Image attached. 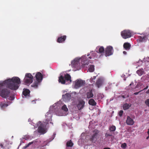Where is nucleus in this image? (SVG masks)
I'll list each match as a JSON object with an SVG mask.
<instances>
[{
	"mask_svg": "<svg viewBox=\"0 0 149 149\" xmlns=\"http://www.w3.org/2000/svg\"><path fill=\"white\" fill-rule=\"evenodd\" d=\"M112 136L111 134L109 133L108 132L106 133L105 134V136L106 138H108V136Z\"/></svg>",
	"mask_w": 149,
	"mask_h": 149,
	"instance_id": "c85d7f7f",
	"label": "nucleus"
},
{
	"mask_svg": "<svg viewBox=\"0 0 149 149\" xmlns=\"http://www.w3.org/2000/svg\"><path fill=\"white\" fill-rule=\"evenodd\" d=\"M94 66L93 65H90L88 69L89 71L91 72H93L94 70Z\"/></svg>",
	"mask_w": 149,
	"mask_h": 149,
	"instance_id": "bb28decb",
	"label": "nucleus"
},
{
	"mask_svg": "<svg viewBox=\"0 0 149 149\" xmlns=\"http://www.w3.org/2000/svg\"><path fill=\"white\" fill-rule=\"evenodd\" d=\"M123 53L124 54H127V52L126 51H124L123 52Z\"/></svg>",
	"mask_w": 149,
	"mask_h": 149,
	"instance_id": "58836bf2",
	"label": "nucleus"
},
{
	"mask_svg": "<svg viewBox=\"0 0 149 149\" xmlns=\"http://www.w3.org/2000/svg\"><path fill=\"white\" fill-rule=\"evenodd\" d=\"M146 93L147 94H149V89L146 92Z\"/></svg>",
	"mask_w": 149,
	"mask_h": 149,
	"instance_id": "4c0bfd02",
	"label": "nucleus"
},
{
	"mask_svg": "<svg viewBox=\"0 0 149 149\" xmlns=\"http://www.w3.org/2000/svg\"><path fill=\"white\" fill-rule=\"evenodd\" d=\"M144 72L143 69L138 70L137 71V73L140 76H141L144 74Z\"/></svg>",
	"mask_w": 149,
	"mask_h": 149,
	"instance_id": "a211bd4d",
	"label": "nucleus"
},
{
	"mask_svg": "<svg viewBox=\"0 0 149 149\" xmlns=\"http://www.w3.org/2000/svg\"><path fill=\"white\" fill-rule=\"evenodd\" d=\"M62 109L65 111H68V109L65 105H64L62 106Z\"/></svg>",
	"mask_w": 149,
	"mask_h": 149,
	"instance_id": "cd10ccee",
	"label": "nucleus"
},
{
	"mask_svg": "<svg viewBox=\"0 0 149 149\" xmlns=\"http://www.w3.org/2000/svg\"><path fill=\"white\" fill-rule=\"evenodd\" d=\"M45 125L43 124H41L40 126L38 127V132L40 133H45Z\"/></svg>",
	"mask_w": 149,
	"mask_h": 149,
	"instance_id": "f8f14e48",
	"label": "nucleus"
},
{
	"mask_svg": "<svg viewBox=\"0 0 149 149\" xmlns=\"http://www.w3.org/2000/svg\"><path fill=\"white\" fill-rule=\"evenodd\" d=\"M127 146V145L126 143H124L121 144V147L123 148H126Z\"/></svg>",
	"mask_w": 149,
	"mask_h": 149,
	"instance_id": "2f4dec72",
	"label": "nucleus"
},
{
	"mask_svg": "<svg viewBox=\"0 0 149 149\" xmlns=\"http://www.w3.org/2000/svg\"><path fill=\"white\" fill-rule=\"evenodd\" d=\"M148 88V86H146V88H144L143 90H142V91H143V90H146V89H147V88Z\"/></svg>",
	"mask_w": 149,
	"mask_h": 149,
	"instance_id": "f704fd0d",
	"label": "nucleus"
},
{
	"mask_svg": "<svg viewBox=\"0 0 149 149\" xmlns=\"http://www.w3.org/2000/svg\"><path fill=\"white\" fill-rule=\"evenodd\" d=\"M142 90H141L139 92H136V93H134V94L135 95H137L138 94V93L142 91Z\"/></svg>",
	"mask_w": 149,
	"mask_h": 149,
	"instance_id": "72a5a7b5",
	"label": "nucleus"
},
{
	"mask_svg": "<svg viewBox=\"0 0 149 149\" xmlns=\"http://www.w3.org/2000/svg\"><path fill=\"white\" fill-rule=\"evenodd\" d=\"M30 93V91L27 89L24 90L22 92L23 94L25 96H29Z\"/></svg>",
	"mask_w": 149,
	"mask_h": 149,
	"instance_id": "dca6fc26",
	"label": "nucleus"
},
{
	"mask_svg": "<svg viewBox=\"0 0 149 149\" xmlns=\"http://www.w3.org/2000/svg\"><path fill=\"white\" fill-rule=\"evenodd\" d=\"M122 97H123V98H125V97H124V96H123H123H122Z\"/></svg>",
	"mask_w": 149,
	"mask_h": 149,
	"instance_id": "49530a36",
	"label": "nucleus"
},
{
	"mask_svg": "<svg viewBox=\"0 0 149 149\" xmlns=\"http://www.w3.org/2000/svg\"><path fill=\"white\" fill-rule=\"evenodd\" d=\"M85 84L84 81L79 79L76 80L75 81L74 88L78 89L79 88L83 86Z\"/></svg>",
	"mask_w": 149,
	"mask_h": 149,
	"instance_id": "6e6552de",
	"label": "nucleus"
},
{
	"mask_svg": "<svg viewBox=\"0 0 149 149\" xmlns=\"http://www.w3.org/2000/svg\"><path fill=\"white\" fill-rule=\"evenodd\" d=\"M89 58L90 59H91V57H89Z\"/></svg>",
	"mask_w": 149,
	"mask_h": 149,
	"instance_id": "a18cd8bd",
	"label": "nucleus"
},
{
	"mask_svg": "<svg viewBox=\"0 0 149 149\" xmlns=\"http://www.w3.org/2000/svg\"><path fill=\"white\" fill-rule=\"evenodd\" d=\"M10 93L9 90L7 88H4L1 90L0 95L3 98H6L9 97Z\"/></svg>",
	"mask_w": 149,
	"mask_h": 149,
	"instance_id": "423d86ee",
	"label": "nucleus"
},
{
	"mask_svg": "<svg viewBox=\"0 0 149 149\" xmlns=\"http://www.w3.org/2000/svg\"><path fill=\"white\" fill-rule=\"evenodd\" d=\"M20 83V79L19 77H13L11 79L4 81L2 84L6 85L7 87L9 88L15 90L18 88Z\"/></svg>",
	"mask_w": 149,
	"mask_h": 149,
	"instance_id": "f257e3e1",
	"label": "nucleus"
},
{
	"mask_svg": "<svg viewBox=\"0 0 149 149\" xmlns=\"http://www.w3.org/2000/svg\"><path fill=\"white\" fill-rule=\"evenodd\" d=\"M134 84V83H131V84H130L129 86H131L132 84Z\"/></svg>",
	"mask_w": 149,
	"mask_h": 149,
	"instance_id": "37998d69",
	"label": "nucleus"
},
{
	"mask_svg": "<svg viewBox=\"0 0 149 149\" xmlns=\"http://www.w3.org/2000/svg\"><path fill=\"white\" fill-rule=\"evenodd\" d=\"M85 103V102L82 100L79 101L77 106L79 110H80L83 109Z\"/></svg>",
	"mask_w": 149,
	"mask_h": 149,
	"instance_id": "9b49d317",
	"label": "nucleus"
},
{
	"mask_svg": "<svg viewBox=\"0 0 149 149\" xmlns=\"http://www.w3.org/2000/svg\"><path fill=\"white\" fill-rule=\"evenodd\" d=\"M13 97H10V99H9V100H13Z\"/></svg>",
	"mask_w": 149,
	"mask_h": 149,
	"instance_id": "ea45409f",
	"label": "nucleus"
},
{
	"mask_svg": "<svg viewBox=\"0 0 149 149\" xmlns=\"http://www.w3.org/2000/svg\"><path fill=\"white\" fill-rule=\"evenodd\" d=\"M66 81L70 83L72 82L71 76L68 74H66L64 77L61 75L59 77L58 81L62 84H65Z\"/></svg>",
	"mask_w": 149,
	"mask_h": 149,
	"instance_id": "7ed1b4c3",
	"label": "nucleus"
},
{
	"mask_svg": "<svg viewBox=\"0 0 149 149\" xmlns=\"http://www.w3.org/2000/svg\"><path fill=\"white\" fill-rule=\"evenodd\" d=\"M126 123L127 125H133L134 123L133 119L129 116L127 117Z\"/></svg>",
	"mask_w": 149,
	"mask_h": 149,
	"instance_id": "4468645a",
	"label": "nucleus"
},
{
	"mask_svg": "<svg viewBox=\"0 0 149 149\" xmlns=\"http://www.w3.org/2000/svg\"><path fill=\"white\" fill-rule=\"evenodd\" d=\"M102 81L100 79H98L97 81L95 84L98 88H99L102 84Z\"/></svg>",
	"mask_w": 149,
	"mask_h": 149,
	"instance_id": "f3484780",
	"label": "nucleus"
},
{
	"mask_svg": "<svg viewBox=\"0 0 149 149\" xmlns=\"http://www.w3.org/2000/svg\"><path fill=\"white\" fill-rule=\"evenodd\" d=\"M145 103L146 105L149 107V99H147L146 100Z\"/></svg>",
	"mask_w": 149,
	"mask_h": 149,
	"instance_id": "7c9ffc66",
	"label": "nucleus"
},
{
	"mask_svg": "<svg viewBox=\"0 0 149 149\" xmlns=\"http://www.w3.org/2000/svg\"><path fill=\"white\" fill-rule=\"evenodd\" d=\"M104 149H110V148H104Z\"/></svg>",
	"mask_w": 149,
	"mask_h": 149,
	"instance_id": "79ce46f5",
	"label": "nucleus"
},
{
	"mask_svg": "<svg viewBox=\"0 0 149 149\" xmlns=\"http://www.w3.org/2000/svg\"><path fill=\"white\" fill-rule=\"evenodd\" d=\"M73 145V143L70 140L69 141H68L66 143V146L67 147H72Z\"/></svg>",
	"mask_w": 149,
	"mask_h": 149,
	"instance_id": "5701e85b",
	"label": "nucleus"
},
{
	"mask_svg": "<svg viewBox=\"0 0 149 149\" xmlns=\"http://www.w3.org/2000/svg\"><path fill=\"white\" fill-rule=\"evenodd\" d=\"M130 107V106L127 103L124 104L123 106V109L124 110H126L128 109Z\"/></svg>",
	"mask_w": 149,
	"mask_h": 149,
	"instance_id": "a878e982",
	"label": "nucleus"
},
{
	"mask_svg": "<svg viewBox=\"0 0 149 149\" xmlns=\"http://www.w3.org/2000/svg\"><path fill=\"white\" fill-rule=\"evenodd\" d=\"M105 56L106 57L112 55L113 52V47L111 46L107 47L105 48Z\"/></svg>",
	"mask_w": 149,
	"mask_h": 149,
	"instance_id": "1a4fd4ad",
	"label": "nucleus"
},
{
	"mask_svg": "<svg viewBox=\"0 0 149 149\" xmlns=\"http://www.w3.org/2000/svg\"><path fill=\"white\" fill-rule=\"evenodd\" d=\"M89 54L87 55V56H89Z\"/></svg>",
	"mask_w": 149,
	"mask_h": 149,
	"instance_id": "09e8293b",
	"label": "nucleus"
},
{
	"mask_svg": "<svg viewBox=\"0 0 149 149\" xmlns=\"http://www.w3.org/2000/svg\"><path fill=\"white\" fill-rule=\"evenodd\" d=\"M99 48V52H98L100 53H103L104 51V48L103 46H101L100 47H97V48L98 49V48Z\"/></svg>",
	"mask_w": 149,
	"mask_h": 149,
	"instance_id": "412c9836",
	"label": "nucleus"
},
{
	"mask_svg": "<svg viewBox=\"0 0 149 149\" xmlns=\"http://www.w3.org/2000/svg\"><path fill=\"white\" fill-rule=\"evenodd\" d=\"M148 137H147V139H148Z\"/></svg>",
	"mask_w": 149,
	"mask_h": 149,
	"instance_id": "8fccbe9b",
	"label": "nucleus"
},
{
	"mask_svg": "<svg viewBox=\"0 0 149 149\" xmlns=\"http://www.w3.org/2000/svg\"><path fill=\"white\" fill-rule=\"evenodd\" d=\"M121 35L123 38L126 39L131 36L132 33L130 30H125L121 32Z\"/></svg>",
	"mask_w": 149,
	"mask_h": 149,
	"instance_id": "0eeeda50",
	"label": "nucleus"
},
{
	"mask_svg": "<svg viewBox=\"0 0 149 149\" xmlns=\"http://www.w3.org/2000/svg\"><path fill=\"white\" fill-rule=\"evenodd\" d=\"M36 142V141H34L31 142H29L26 146H25V148L28 147L30 145L33 143H34Z\"/></svg>",
	"mask_w": 149,
	"mask_h": 149,
	"instance_id": "c756f323",
	"label": "nucleus"
},
{
	"mask_svg": "<svg viewBox=\"0 0 149 149\" xmlns=\"http://www.w3.org/2000/svg\"><path fill=\"white\" fill-rule=\"evenodd\" d=\"M0 146L2 148H4V147H3V145L2 143L0 144Z\"/></svg>",
	"mask_w": 149,
	"mask_h": 149,
	"instance_id": "c9c22d12",
	"label": "nucleus"
},
{
	"mask_svg": "<svg viewBox=\"0 0 149 149\" xmlns=\"http://www.w3.org/2000/svg\"><path fill=\"white\" fill-rule=\"evenodd\" d=\"M8 104L6 103H4L2 102L0 103V106L2 109H4L8 106Z\"/></svg>",
	"mask_w": 149,
	"mask_h": 149,
	"instance_id": "4be33fe9",
	"label": "nucleus"
},
{
	"mask_svg": "<svg viewBox=\"0 0 149 149\" xmlns=\"http://www.w3.org/2000/svg\"><path fill=\"white\" fill-rule=\"evenodd\" d=\"M124 48L127 50H129L131 47V45L128 42L125 43L123 45Z\"/></svg>",
	"mask_w": 149,
	"mask_h": 149,
	"instance_id": "2eb2a0df",
	"label": "nucleus"
},
{
	"mask_svg": "<svg viewBox=\"0 0 149 149\" xmlns=\"http://www.w3.org/2000/svg\"><path fill=\"white\" fill-rule=\"evenodd\" d=\"M9 102V104H10L11 103V102Z\"/></svg>",
	"mask_w": 149,
	"mask_h": 149,
	"instance_id": "de8ad7c7",
	"label": "nucleus"
},
{
	"mask_svg": "<svg viewBox=\"0 0 149 149\" xmlns=\"http://www.w3.org/2000/svg\"><path fill=\"white\" fill-rule=\"evenodd\" d=\"M96 76H94V79H95L96 78Z\"/></svg>",
	"mask_w": 149,
	"mask_h": 149,
	"instance_id": "c03bdc74",
	"label": "nucleus"
},
{
	"mask_svg": "<svg viewBox=\"0 0 149 149\" xmlns=\"http://www.w3.org/2000/svg\"><path fill=\"white\" fill-rule=\"evenodd\" d=\"M33 80V76L30 73L26 74L24 81L25 84H30L32 83Z\"/></svg>",
	"mask_w": 149,
	"mask_h": 149,
	"instance_id": "39448f33",
	"label": "nucleus"
},
{
	"mask_svg": "<svg viewBox=\"0 0 149 149\" xmlns=\"http://www.w3.org/2000/svg\"><path fill=\"white\" fill-rule=\"evenodd\" d=\"M70 97V94L69 93H66L65 95H63L62 97L65 99H68Z\"/></svg>",
	"mask_w": 149,
	"mask_h": 149,
	"instance_id": "393cba45",
	"label": "nucleus"
},
{
	"mask_svg": "<svg viewBox=\"0 0 149 149\" xmlns=\"http://www.w3.org/2000/svg\"><path fill=\"white\" fill-rule=\"evenodd\" d=\"M123 113V110H120L118 113L120 117H121L122 116Z\"/></svg>",
	"mask_w": 149,
	"mask_h": 149,
	"instance_id": "473e14b6",
	"label": "nucleus"
},
{
	"mask_svg": "<svg viewBox=\"0 0 149 149\" xmlns=\"http://www.w3.org/2000/svg\"><path fill=\"white\" fill-rule=\"evenodd\" d=\"M93 95L92 91L88 92L87 93V97L88 98L92 97H93Z\"/></svg>",
	"mask_w": 149,
	"mask_h": 149,
	"instance_id": "aec40b11",
	"label": "nucleus"
},
{
	"mask_svg": "<svg viewBox=\"0 0 149 149\" xmlns=\"http://www.w3.org/2000/svg\"><path fill=\"white\" fill-rule=\"evenodd\" d=\"M82 65H88V63H86L85 62H84V63L82 64Z\"/></svg>",
	"mask_w": 149,
	"mask_h": 149,
	"instance_id": "e433bc0d",
	"label": "nucleus"
},
{
	"mask_svg": "<svg viewBox=\"0 0 149 149\" xmlns=\"http://www.w3.org/2000/svg\"><path fill=\"white\" fill-rule=\"evenodd\" d=\"M88 103L89 104L92 106H95L96 104L95 100L93 99H91L89 100Z\"/></svg>",
	"mask_w": 149,
	"mask_h": 149,
	"instance_id": "6ab92c4d",
	"label": "nucleus"
},
{
	"mask_svg": "<svg viewBox=\"0 0 149 149\" xmlns=\"http://www.w3.org/2000/svg\"><path fill=\"white\" fill-rule=\"evenodd\" d=\"M66 38V36L64 35L58 38L57 40V42L59 43L64 42Z\"/></svg>",
	"mask_w": 149,
	"mask_h": 149,
	"instance_id": "ddd939ff",
	"label": "nucleus"
},
{
	"mask_svg": "<svg viewBox=\"0 0 149 149\" xmlns=\"http://www.w3.org/2000/svg\"><path fill=\"white\" fill-rule=\"evenodd\" d=\"M116 129V127L113 125H112L109 128V130L111 132H114L115 131Z\"/></svg>",
	"mask_w": 149,
	"mask_h": 149,
	"instance_id": "b1692460",
	"label": "nucleus"
},
{
	"mask_svg": "<svg viewBox=\"0 0 149 149\" xmlns=\"http://www.w3.org/2000/svg\"><path fill=\"white\" fill-rule=\"evenodd\" d=\"M36 80L31 85V87L34 88H37L38 86L40 85V82L42 81L43 77L42 74L40 72H38L35 75Z\"/></svg>",
	"mask_w": 149,
	"mask_h": 149,
	"instance_id": "f03ea898",
	"label": "nucleus"
},
{
	"mask_svg": "<svg viewBox=\"0 0 149 149\" xmlns=\"http://www.w3.org/2000/svg\"><path fill=\"white\" fill-rule=\"evenodd\" d=\"M147 133L148 134L149 136V129H148V131L147 132Z\"/></svg>",
	"mask_w": 149,
	"mask_h": 149,
	"instance_id": "a19ab883",
	"label": "nucleus"
},
{
	"mask_svg": "<svg viewBox=\"0 0 149 149\" xmlns=\"http://www.w3.org/2000/svg\"><path fill=\"white\" fill-rule=\"evenodd\" d=\"M99 133V131L96 130H95L93 131V134L91 139V140L93 142H95L97 140V137L98 133Z\"/></svg>",
	"mask_w": 149,
	"mask_h": 149,
	"instance_id": "9d476101",
	"label": "nucleus"
},
{
	"mask_svg": "<svg viewBox=\"0 0 149 149\" xmlns=\"http://www.w3.org/2000/svg\"><path fill=\"white\" fill-rule=\"evenodd\" d=\"M85 57V56H83L81 58H76L72 62L71 64L75 68H78L80 65L79 63L80 61H81V62H85L86 61L84 59H86Z\"/></svg>",
	"mask_w": 149,
	"mask_h": 149,
	"instance_id": "20e7f679",
	"label": "nucleus"
}]
</instances>
